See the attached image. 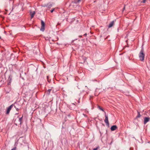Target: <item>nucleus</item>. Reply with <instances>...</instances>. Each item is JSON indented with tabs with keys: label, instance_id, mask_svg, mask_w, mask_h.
<instances>
[{
	"label": "nucleus",
	"instance_id": "nucleus-1",
	"mask_svg": "<svg viewBox=\"0 0 150 150\" xmlns=\"http://www.w3.org/2000/svg\"><path fill=\"white\" fill-rule=\"evenodd\" d=\"M144 49L143 47V45L142 46V49L140 51L139 55V57L140 60L141 61H143L144 60V57L145 56L144 54Z\"/></svg>",
	"mask_w": 150,
	"mask_h": 150
},
{
	"label": "nucleus",
	"instance_id": "nucleus-2",
	"mask_svg": "<svg viewBox=\"0 0 150 150\" xmlns=\"http://www.w3.org/2000/svg\"><path fill=\"white\" fill-rule=\"evenodd\" d=\"M41 26L40 29V30L42 31H44L45 30V23L44 21L41 20Z\"/></svg>",
	"mask_w": 150,
	"mask_h": 150
},
{
	"label": "nucleus",
	"instance_id": "nucleus-3",
	"mask_svg": "<svg viewBox=\"0 0 150 150\" xmlns=\"http://www.w3.org/2000/svg\"><path fill=\"white\" fill-rule=\"evenodd\" d=\"M12 105H13V106L14 107V108L16 109V110L18 111L19 110V105L16 103H15L14 104H12Z\"/></svg>",
	"mask_w": 150,
	"mask_h": 150
},
{
	"label": "nucleus",
	"instance_id": "nucleus-4",
	"mask_svg": "<svg viewBox=\"0 0 150 150\" xmlns=\"http://www.w3.org/2000/svg\"><path fill=\"white\" fill-rule=\"evenodd\" d=\"M13 107V105H11L9 106L7 108V111L6 113V114H8L9 113L10 111Z\"/></svg>",
	"mask_w": 150,
	"mask_h": 150
},
{
	"label": "nucleus",
	"instance_id": "nucleus-5",
	"mask_svg": "<svg viewBox=\"0 0 150 150\" xmlns=\"http://www.w3.org/2000/svg\"><path fill=\"white\" fill-rule=\"evenodd\" d=\"M150 118L149 117H145L144 118V124H145L149 120Z\"/></svg>",
	"mask_w": 150,
	"mask_h": 150
},
{
	"label": "nucleus",
	"instance_id": "nucleus-6",
	"mask_svg": "<svg viewBox=\"0 0 150 150\" xmlns=\"http://www.w3.org/2000/svg\"><path fill=\"white\" fill-rule=\"evenodd\" d=\"M117 127L116 125H113L111 127L110 129L111 131H113L117 128Z\"/></svg>",
	"mask_w": 150,
	"mask_h": 150
},
{
	"label": "nucleus",
	"instance_id": "nucleus-7",
	"mask_svg": "<svg viewBox=\"0 0 150 150\" xmlns=\"http://www.w3.org/2000/svg\"><path fill=\"white\" fill-rule=\"evenodd\" d=\"M52 6V4L51 3H49L47 4V7L48 8H50Z\"/></svg>",
	"mask_w": 150,
	"mask_h": 150
},
{
	"label": "nucleus",
	"instance_id": "nucleus-8",
	"mask_svg": "<svg viewBox=\"0 0 150 150\" xmlns=\"http://www.w3.org/2000/svg\"><path fill=\"white\" fill-rule=\"evenodd\" d=\"M114 21H112L109 24V25L108 26V27L109 28L111 27L114 24Z\"/></svg>",
	"mask_w": 150,
	"mask_h": 150
},
{
	"label": "nucleus",
	"instance_id": "nucleus-9",
	"mask_svg": "<svg viewBox=\"0 0 150 150\" xmlns=\"http://www.w3.org/2000/svg\"><path fill=\"white\" fill-rule=\"evenodd\" d=\"M35 13V11H33V12H30V14L31 15V18H32L34 17Z\"/></svg>",
	"mask_w": 150,
	"mask_h": 150
},
{
	"label": "nucleus",
	"instance_id": "nucleus-10",
	"mask_svg": "<svg viewBox=\"0 0 150 150\" xmlns=\"http://www.w3.org/2000/svg\"><path fill=\"white\" fill-rule=\"evenodd\" d=\"M104 122H105V123H106L107 126H108V127H109V124L108 120H105Z\"/></svg>",
	"mask_w": 150,
	"mask_h": 150
},
{
	"label": "nucleus",
	"instance_id": "nucleus-11",
	"mask_svg": "<svg viewBox=\"0 0 150 150\" xmlns=\"http://www.w3.org/2000/svg\"><path fill=\"white\" fill-rule=\"evenodd\" d=\"M51 91V89H49L46 92V94L48 95H50Z\"/></svg>",
	"mask_w": 150,
	"mask_h": 150
},
{
	"label": "nucleus",
	"instance_id": "nucleus-12",
	"mask_svg": "<svg viewBox=\"0 0 150 150\" xmlns=\"http://www.w3.org/2000/svg\"><path fill=\"white\" fill-rule=\"evenodd\" d=\"M23 117V116H22V117L19 118V122L20 123V124L21 125V121L22 120V118Z\"/></svg>",
	"mask_w": 150,
	"mask_h": 150
},
{
	"label": "nucleus",
	"instance_id": "nucleus-13",
	"mask_svg": "<svg viewBox=\"0 0 150 150\" xmlns=\"http://www.w3.org/2000/svg\"><path fill=\"white\" fill-rule=\"evenodd\" d=\"M72 3L76 4L78 3L79 2H78V0H74V1L72 2Z\"/></svg>",
	"mask_w": 150,
	"mask_h": 150
},
{
	"label": "nucleus",
	"instance_id": "nucleus-14",
	"mask_svg": "<svg viewBox=\"0 0 150 150\" xmlns=\"http://www.w3.org/2000/svg\"><path fill=\"white\" fill-rule=\"evenodd\" d=\"M141 116V115L140 114V113L139 112H138V115L136 117V118H139Z\"/></svg>",
	"mask_w": 150,
	"mask_h": 150
},
{
	"label": "nucleus",
	"instance_id": "nucleus-15",
	"mask_svg": "<svg viewBox=\"0 0 150 150\" xmlns=\"http://www.w3.org/2000/svg\"><path fill=\"white\" fill-rule=\"evenodd\" d=\"M100 147L99 146L97 147L96 148H94L93 150H99Z\"/></svg>",
	"mask_w": 150,
	"mask_h": 150
},
{
	"label": "nucleus",
	"instance_id": "nucleus-16",
	"mask_svg": "<svg viewBox=\"0 0 150 150\" xmlns=\"http://www.w3.org/2000/svg\"><path fill=\"white\" fill-rule=\"evenodd\" d=\"M98 108L101 110V111H104V110L103 109V108H102L100 106H98Z\"/></svg>",
	"mask_w": 150,
	"mask_h": 150
},
{
	"label": "nucleus",
	"instance_id": "nucleus-17",
	"mask_svg": "<svg viewBox=\"0 0 150 150\" xmlns=\"http://www.w3.org/2000/svg\"><path fill=\"white\" fill-rule=\"evenodd\" d=\"M105 120H108V115L105 114Z\"/></svg>",
	"mask_w": 150,
	"mask_h": 150
},
{
	"label": "nucleus",
	"instance_id": "nucleus-18",
	"mask_svg": "<svg viewBox=\"0 0 150 150\" xmlns=\"http://www.w3.org/2000/svg\"><path fill=\"white\" fill-rule=\"evenodd\" d=\"M12 76L11 75H10L9 77V79H10V81H11L12 80Z\"/></svg>",
	"mask_w": 150,
	"mask_h": 150
},
{
	"label": "nucleus",
	"instance_id": "nucleus-19",
	"mask_svg": "<svg viewBox=\"0 0 150 150\" xmlns=\"http://www.w3.org/2000/svg\"><path fill=\"white\" fill-rule=\"evenodd\" d=\"M41 6L42 7H47V4H43V5H42Z\"/></svg>",
	"mask_w": 150,
	"mask_h": 150
},
{
	"label": "nucleus",
	"instance_id": "nucleus-20",
	"mask_svg": "<svg viewBox=\"0 0 150 150\" xmlns=\"http://www.w3.org/2000/svg\"><path fill=\"white\" fill-rule=\"evenodd\" d=\"M54 9H55L54 8H52V9H51V10L50 11L52 13L53 12V11H54Z\"/></svg>",
	"mask_w": 150,
	"mask_h": 150
},
{
	"label": "nucleus",
	"instance_id": "nucleus-21",
	"mask_svg": "<svg viewBox=\"0 0 150 150\" xmlns=\"http://www.w3.org/2000/svg\"><path fill=\"white\" fill-rule=\"evenodd\" d=\"M16 7V6H13L12 7V11H13V9H14Z\"/></svg>",
	"mask_w": 150,
	"mask_h": 150
},
{
	"label": "nucleus",
	"instance_id": "nucleus-22",
	"mask_svg": "<svg viewBox=\"0 0 150 150\" xmlns=\"http://www.w3.org/2000/svg\"><path fill=\"white\" fill-rule=\"evenodd\" d=\"M16 147H14L13 149H11V150H16Z\"/></svg>",
	"mask_w": 150,
	"mask_h": 150
},
{
	"label": "nucleus",
	"instance_id": "nucleus-23",
	"mask_svg": "<svg viewBox=\"0 0 150 150\" xmlns=\"http://www.w3.org/2000/svg\"><path fill=\"white\" fill-rule=\"evenodd\" d=\"M125 5L124 6V7H123V8L122 9V11H123L125 10Z\"/></svg>",
	"mask_w": 150,
	"mask_h": 150
},
{
	"label": "nucleus",
	"instance_id": "nucleus-24",
	"mask_svg": "<svg viewBox=\"0 0 150 150\" xmlns=\"http://www.w3.org/2000/svg\"><path fill=\"white\" fill-rule=\"evenodd\" d=\"M146 0H143L142 2L143 3H145L146 1Z\"/></svg>",
	"mask_w": 150,
	"mask_h": 150
},
{
	"label": "nucleus",
	"instance_id": "nucleus-25",
	"mask_svg": "<svg viewBox=\"0 0 150 150\" xmlns=\"http://www.w3.org/2000/svg\"><path fill=\"white\" fill-rule=\"evenodd\" d=\"M2 64H0V68H2Z\"/></svg>",
	"mask_w": 150,
	"mask_h": 150
},
{
	"label": "nucleus",
	"instance_id": "nucleus-26",
	"mask_svg": "<svg viewBox=\"0 0 150 150\" xmlns=\"http://www.w3.org/2000/svg\"><path fill=\"white\" fill-rule=\"evenodd\" d=\"M83 115L85 116V117H87V115H86V114H83Z\"/></svg>",
	"mask_w": 150,
	"mask_h": 150
},
{
	"label": "nucleus",
	"instance_id": "nucleus-27",
	"mask_svg": "<svg viewBox=\"0 0 150 150\" xmlns=\"http://www.w3.org/2000/svg\"><path fill=\"white\" fill-rule=\"evenodd\" d=\"M87 35V33H85L83 35L85 36H86Z\"/></svg>",
	"mask_w": 150,
	"mask_h": 150
},
{
	"label": "nucleus",
	"instance_id": "nucleus-28",
	"mask_svg": "<svg viewBox=\"0 0 150 150\" xmlns=\"http://www.w3.org/2000/svg\"><path fill=\"white\" fill-rule=\"evenodd\" d=\"M82 0H78V2H79V3Z\"/></svg>",
	"mask_w": 150,
	"mask_h": 150
},
{
	"label": "nucleus",
	"instance_id": "nucleus-29",
	"mask_svg": "<svg viewBox=\"0 0 150 150\" xmlns=\"http://www.w3.org/2000/svg\"><path fill=\"white\" fill-rule=\"evenodd\" d=\"M92 81H97V80H96V79H95V80H92Z\"/></svg>",
	"mask_w": 150,
	"mask_h": 150
},
{
	"label": "nucleus",
	"instance_id": "nucleus-30",
	"mask_svg": "<svg viewBox=\"0 0 150 150\" xmlns=\"http://www.w3.org/2000/svg\"><path fill=\"white\" fill-rule=\"evenodd\" d=\"M79 38H81V37H82V35H79Z\"/></svg>",
	"mask_w": 150,
	"mask_h": 150
},
{
	"label": "nucleus",
	"instance_id": "nucleus-31",
	"mask_svg": "<svg viewBox=\"0 0 150 150\" xmlns=\"http://www.w3.org/2000/svg\"><path fill=\"white\" fill-rule=\"evenodd\" d=\"M77 40V39H75L74 40H73L72 42H73L74 41V40Z\"/></svg>",
	"mask_w": 150,
	"mask_h": 150
},
{
	"label": "nucleus",
	"instance_id": "nucleus-32",
	"mask_svg": "<svg viewBox=\"0 0 150 150\" xmlns=\"http://www.w3.org/2000/svg\"><path fill=\"white\" fill-rule=\"evenodd\" d=\"M15 124L16 126H17V124H16V123H15Z\"/></svg>",
	"mask_w": 150,
	"mask_h": 150
},
{
	"label": "nucleus",
	"instance_id": "nucleus-33",
	"mask_svg": "<svg viewBox=\"0 0 150 150\" xmlns=\"http://www.w3.org/2000/svg\"><path fill=\"white\" fill-rule=\"evenodd\" d=\"M78 103H80V101H78Z\"/></svg>",
	"mask_w": 150,
	"mask_h": 150
},
{
	"label": "nucleus",
	"instance_id": "nucleus-34",
	"mask_svg": "<svg viewBox=\"0 0 150 150\" xmlns=\"http://www.w3.org/2000/svg\"><path fill=\"white\" fill-rule=\"evenodd\" d=\"M85 87L87 88V86H85Z\"/></svg>",
	"mask_w": 150,
	"mask_h": 150
},
{
	"label": "nucleus",
	"instance_id": "nucleus-35",
	"mask_svg": "<svg viewBox=\"0 0 150 150\" xmlns=\"http://www.w3.org/2000/svg\"><path fill=\"white\" fill-rule=\"evenodd\" d=\"M48 81L49 82H50V81H49L48 80Z\"/></svg>",
	"mask_w": 150,
	"mask_h": 150
},
{
	"label": "nucleus",
	"instance_id": "nucleus-36",
	"mask_svg": "<svg viewBox=\"0 0 150 150\" xmlns=\"http://www.w3.org/2000/svg\"><path fill=\"white\" fill-rule=\"evenodd\" d=\"M148 143H150V142H148Z\"/></svg>",
	"mask_w": 150,
	"mask_h": 150
},
{
	"label": "nucleus",
	"instance_id": "nucleus-37",
	"mask_svg": "<svg viewBox=\"0 0 150 150\" xmlns=\"http://www.w3.org/2000/svg\"><path fill=\"white\" fill-rule=\"evenodd\" d=\"M47 78H48V76H47Z\"/></svg>",
	"mask_w": 150,
	"mask_h": 150
},
{
	"label": "nucleus",
	"instance_id": "nucleus-38",
	"mask_svg": "<svg viewBox=\"0 0 150 150\" xmlns=\"http://www.w3.org/2000/svg\"><path fill=\"white\" fill-rule=\"evenodd\" d=\"M1 38V37L0 36V39Z\"/></svg>",
	"mask_w": 150,
	"mask_h": 150
}]
</instances>
